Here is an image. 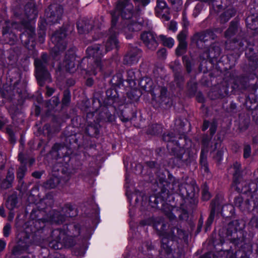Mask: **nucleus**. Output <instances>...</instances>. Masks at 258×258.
<instances>
[{"mask_svg":"<svg viewBox=\"0 0 258 258\" xmlns=\"http://www.w3.org/2000/svg\"><path fill=\"white\" fill-rule=\"evenodd\" d=\"M27 171V167L25 165H20L16 172V177L18 180L19 184H20L22 187L23 186L25 183L23 180L26 173Z\"/></svg>","mask_w":258,"mask_h":258,"instance_id":"53","label":"nucleus"},{"mask_svg":"<svg viewBox=\"0 0 258 258\" xmlns=\"http://www.w3.org/2000/svg\"><path fill=\"white\" fill-rule=\"evenodd\" d=\"M209 127L210 128L209 135L207 133L204 134L201 139V151L203 150V153H208L209 151L210 144L217 130L218 123L217 121L213 119L212 122H210L209 120L204 119L201 126L202 131L205 132Z\"/></svg>","mask_w":258,"mask_h":258,"instance_id":"21","label":"nucleus"},{"mask_svg":"<svg viewBox=\"0 0 258 258\" xmlns=\"http://www.w3.org/2000/svg\"><path fill=\"white\" fill-rule=\"evenodd\" d=\"M86 121L87 125L85 129V136L75 134L66 138V141H69L70 147H68L72 150V147L77 148L82 152L85 158L93 156L94 152L96 151V142L92 138H99L101 127L100 123L96 121L94 117Z\"/></svg>","mask_w":258,"mask_h":258,"instance_id":"6","label":"nucleus"},{"mask_svg":"<svg viewBox=\"0 0 258 258\" xmlns=\"http://www.w3.org/2000/svg\"><path fill=\"white\" fill-rule=\"evenodd\" d=\"M92 220L91 222L93 225H95V228H96L98 224L100 222V209L97 206V207L95 209H92Z\"/></svg>","mask_w":258,"mask_h":258,"instance_id":"59","label":"nucleus"},{"mask_svg":"<svg viewBox=\"0 0 258 258\" xmlns=\"http://www.w3.org/2000/svg\"><path fill=\"white\" fill-rule=\"evenodd\" d=\"M245 223L241 220H232L230 222L226 229V237L230 240L236 250L235 252L232 247L226 250L227 258H258V253L253 254L252 245L250 242H246V233L244 230ZM211 252H207L201 255L200 258H213Z\"/></svg>","mask_w":258,"mask_h":258,"instance_id":"5","label":"nucleus"},{"mask_svg":"<svg viewBox=\"0 0 258 258\" xmlns=\"http://www.w3.org/2000/svg\"><path fill=\"white\" fill-rule=\"evenodd\" d=\"M251 154V148L249 144H245L243 148V158L245 159L249 158Z\"/></svg>","mask_w":258,"mask_h":258,"instance_id":"63","label":"nucleus"},{"mask_svg":"<svg viewBox=\"0 0 258 258\" xmlns=\"http://www.w3.org/2000/svg\"><path fill=\"white\" fill-rule=\"evenodd\" d=\"M142 50L137 46L130 47L123 56V64L132 66L137 63L142 55Z\"/></svg>","mask_w":258,"mask_h":258,"instance_id":"31","label":"nucleus"},{"mask_svg":"<svg viewBox=\"0 0 258 258\" xmlns=\"http://www.w3.org/2000/svg\"><path fill=\"white\" fill-rule=\"evenodd\" d=\"M25 14L27 18L26 21H29L32 23V21L35 22L38 17V11L34 3H27L24 7Z\"/></svg>","mask_w":258,"mask_h":258,"instance_id":"33","label":"nucleus"},{"mask_svg":"<svg viewBox=\"0 0 258 258\" xmlns=\"http://www.w3.org/2000/svg\"><path fill=\"white\" fill-rule=\"evenodd\" d=\"M52 159L58 161L61 164L60 171L62 176L50 178L44 183L46 188L52 189L57 187L61 179L66 183L70 179L73 170L80 169L83 165V160L80 154L75 153L73 150L64 144L55 143L48 154Z\"/></svg>","mask_w":258,"mask_h":258,"instance_id":"4","label":"nucleus"},{"mask_svg":"<svg viewBox=\"0 0 258 258\" xmlns=\"http://www.w3.org/2000/svg\"><path fill=\"white\" fill-rule=\"evenodd\" d=\"M48 56L46 52H43L40 58H35V76L38 85L40 87L44 86L45 83L51 80V75L47 70Z\"/></svg>","mask_w":258,"mask_h":258,"instance_id":"18","label":"nucleus"},{"mask_svg":"<svg viewBox=\"0 0 258 258\" xmlns=\"http://www.w3.org/2000/svg\"><path fill=\"white\" fill-rule=\"evenodd\" d=\"M59 104H61V101L59 97V95H55L46 102V106L54 112L58 111L59 108L57 107Z\"/></svg>","mask_w":258,"mask_h":258,"instance_id":"49","label":"nucleus"},{"mask_svg":"<svg viewBox=\"0 0 258 258\" xmlns=\"http://www.w3.org/2000/svg\"><path fill=\"white\" fill-rule=\"evenodd\" d=\"M130 90L126 93V97L128 99V104H132L135 102H137L141 97L142 93L139 90L137 89V86L134 87H128Z\"/></svg>","mask_w":258,"mask_h":258,"instance_id":"37","label":"nucleus"},{"mask_svg":"<svg viewBox=\"0 0 258 258\" xmlns=\"http://www.w3.org/2000/svg\"><path fill=\"white\" fill-rule=\"evenodd\" d=\"M116 113L122 122H127L137 118V111L132 104L125 103L123 100L116 107Z\"/></svg>","mask_w":258,"mask_h":258,"instance_id":"25","label":"nucleus"},{"mask_svg":"<svg viewBox=\"0 0 258 258\" xmlns=\"http://www.w3.org/2000/svg\"><path fill=\"white\" fill-rule=\"evenodd\" d=\"M248 68L250 73L239 75L235 79L232 84H230L227 82H223L220 86L219 88L214 91H213L211 94L212 100L223 99L224 101L227 99V98L231 95H239L243 91L246 90L252 85L251 88L253 93L258 91V87H256V83L253 84L251 81L254 80H258L257 74L255 71H252L248 64Z\"/></svg>","mask_w":258,"mask_h":258,"instance_id":"7","label":"nucleus"},{"mask_svg":"<svg viewBox=\"0 0 258 258\" xmlns=\"http://www.w3.org/2000/svg\"><path fill=\"white\" fill-rule=\"evenodd\" d=\"M116 108L103 105L101 109L95 114L94 118L96 121L101 123H113L115 122Z\"/></svg>","mask_w":258,"mask_h":258,"instance_id":"26","label":"nucleus"},{"mask_svg":"<svg viewBox=\"0 0 258 258\" xmlns=\"http://www.w3.org/2000/svg\"><path fill=\"white\" fill-rule=\"evenodd\" d=\"M76 48L73 46L66 52L62 64L68 72H74L76 70V66L81 64L80 59L77 60Z\"/></svg>","mask_w":258,"mask_h":258,"instance_id":"28","label":"nucleus"},{"mask_svg":"<svg viewBox=\"0 0 258 258\" xmlns=\"http://www.w3.org/2000/svg\"><path fill=\"white\" fill-rule=\"evenodd\" d=\"M216 32L217 29L210 28L197 32L191 37V43L195 44L198 48L203 49L205 47L206 42L210 40H215L217 38Z\"/></svg>","mask_w":258,"mask_h":258,"instance_id":"24","label":"nucleus"},{"mask_svg":"<svg viewBox=\"0 0 258 258\" xmlns=\"http://www.w3.org/2000/svg\"><path fill=\"white\" fill-rule=\"evenodd\" d=\"M118 33L115 32H110L105 45L94 44L89 46L86 50L87 57H92L94 62L97 68H102V58L108 51L114 48L118 49V40L117 39Z\"/></svg>","mask_w":258,"mask_h":258,"instance_id":"13","label":"nucleus"},{"mask_svg":"<svg viewBox=\"0 0 258 258\" xmlns=\"http://www.w3.org/2000/svg\"><path fill=\"white\" fill-rule=\"evenodd\" d=\"M216 151L217 152L214 156L213 158L218 164H220L223 160L224 150L221 148Z\"/></svg>","mask_w":258,"mask_h":258,"instance_id":"62","label":"nucleus"},{"mask_svg":"<svg viewBox=\"0 0 258 258\" xmlns=\"http://www.w3.org/2000/svg\"><path fill=\"white\" fill-rule=\"evenodd\" d=\"M186 124V121L181 119H176L175 130L179 134V137L172 132L164 133L162 136L163 141L167 143L166 147L170 155L173 157V164L178 168L190 166L197 158V155L190 147H187L191 141L185 134Z\"/></svg>","mask_w":258,"mask_h":258,"instance_id":"3","label":"nucleus"},{"mask_svg":"<svg viewBox=\"0 0 258 258\" xmlns=\"http://www.w3.org/2000/svg\"><path fill=\"white\" fill-rule=\"evenodd\" d=\"M187 47L186 42L179 41L178 45L175 49V54L177 56H181L185 52Z\"/></svg>","mask_w":258,"mask_h":258,"instance_id":"60","label":"nucleus"},{"mask_svg":"<svg viewBox=\"0 0 258 258\" xmlns=\"http://www.w3.org/2000/svg\"><path fill=\"white\" fill-rule=\"evenodd\" d=\"M76 25L78 33L80 34H88L94 28V26L85 18L78 20Z\"/></svg>","mask_w":258,"mask_h":258,"instance_id":"35","label":"nucleus"},{"mask_svg":"<svg viewBox=\"0 0 258 258\" xmlns=\"http://www.w3.org/2000/svg\"><path fill=\"white\" fill-rule=\"evenodd\" d=\"M81 226L79 223L76 222L66 223L63 225L62 228H56L52 232V235L55 234L65 233L73 236H79L81 233Z\"/></svg>","mask_w":258,"mask_h":258,"instance_id":"30","label":"nucleus"},{"mask_svg":"<svg viewBox=\"0 0 258 258\" xmlns=\"http://www.w3.org/2000/svg\"><path fill=\"white\" fill-rule=\"evenodd\" d=\"M183 65L188 74L191 73L194 64L191 61V58L187 55H184L182 57Z\"/></svg>","mask_w":258,"mask_h":258,"instance_id":"57","label":"nucleus"},{"mask_svg":"<svg viewBox=\"0 0 258 258\" xmlns=\"http://www.w3.org/2000/svg\"><path fill=\"white\" fill-rule=\"evenodd\" d=\"M162 131L163 126L162 124L156 123L148 126L147 134L152 136H158L162 133Z\"/></svg>","mask_w":258,"mask_h":258,"instance_id":"47","label":"nucleus"},{"mask_svg":"<svg viewBox=\"0 0 258 258\" xmlns=\"http://www.w3.org/2000/svg\"><path fill=\"white\" fill-rule=\"evenodd\" d=\"M98 95H95L93 96L91 106L92 111H95L96 114H97L98 110L99 109L100 110L103 106V99L102 97L97 96Z\"/></svg>","mask_w":258,"mask_h":258,"instance_id":"55","label":"nucleus"},{"mask_svg":"<svg viewBox=\"0 0 258 258\" xmlns=\"http://www.w3.org/2000/svg\"><path fill=\"white\" fill-rule=\"evenodd\" d=\"M126 79L123 80V87L125 90H127V87H134L137 86V81H138L136 76L135 71L133 69H130L126 72Z\"/></svg>","mask_w":258,"mask_h":258,"instance_id":"36","label":"nucleus"},{"mask_svg":"<svg viewBox=\"0 0 258 258\" xmlns=\"http://www.w3.org/2000/svg\"><path fill=\"white\" fill-rule=\"evenodd\" d=\"M221 48L218 42L212 43L207 52V60L214 65L215 63L221 62L220 59L218 60L221 53Z\"/></svg>","mask_w":258,"mask_h":258,"instance_id":"32","label":"nucleus"},{"mask_svg":"<svg viewBox=\"0 0 258 258\" xmlns=\"http://www.w3.org/2000/svg\"><path fill=\"white\" fill-rule=\"evenodd\" d=\"M5 71L7 72L6 76L7 83L13 87V90L19 94L20 98H23L26 90L18 87L21 79V70L17 67H10L8 69L4 70V72Z\"/></svg>","mask_w":258,"mask_h":258,"instance_id":"22","label":"nucleus"},{"mask_svg":"<svg viewBox=\"0 0 258 258\" xmlns=\"http://www.w3.org/2000/svg\"><path fill=\"white\" fill-rule=\"evenodd\" d=\"M78 236H73L71 234L65 233L55 234L53 236H50L45 240L40 242H37L40 244L43 243L44 249H48L47 247L54 250H58L62 248L63 246L73 247L76 244L75 238Z\"/></svg>","mask_w":258,"mask_h":258,"instance_id":"17","label":"nucleus"},{"mask_svg":"<svg viewBox=\"0 0 258 258\" xmlns=\"http://www.w3.org/2000/svg\"><path fill=\"white\" fill-rule=\"evenodd\" d=\"M207 153H203V150L201 151L199 160L200 167L204 170V173L206 174L210 172L207 159Z\"/></svg>","mask_w":258,"mask_h":258,"instance_id":"44","label":"nucleus"},{"mask_svg":"<svg viewBox=\"0 0 258 258\" xmlns=\"http://www.w3.org/2000/svg\"><path fill=\"white\" fill-rule=\"evenodd\" d=\"M239 24V21L236 18L231 21L229 27L224 33L225 38H229L236 35L238 32Z\"/></svg>","mask_w":258,"mask_h":258,"instance_id":"40","label":"nucleus"},{"mask_svg":"<svg viewBox=\"0 0 258 258\" xmlns=\"http://www.w3.org/2000/svg\"><path fill=\"white\" fill-rule=\"evenodd\" d=\"M18 198L16 194L9 196L6 202V206L9 210H14L17 207Z\"/></svg>","mask_w":258,"mask_h":258,"instance_id":"46","label":"nucleus"},{"mask_svg":"<svg viewBox=\"0 0 258 258\" xmlns=\"http://www.w3.org/2000/svg\"><path fill=\"white\" fill-rule=\"evenodd\" d=\"M227 101L223 103L222 108L230 116H233V114L237 112V105L233 101H230L229 105H227L226 104Z\"/></svg>","mask_w":258,"mask_h":258,"instance_id":"56","label":"nucleus"},{"mask_svg":"<svg viewBox=\"0 0 258 258\" xmlns=\"http://www.w3.org/2000/svg\"><path fill=\"white\" fill-rule=\"evenodd\" d=\"M71 92L69 88L64 89L62 92V97L61 104L59 107V110L62 111L63 109L68 108L71 103Z\"/></svg>","mask_w":258,"mask_h":258,"instance_id":"41","label":"nucleus"},{"mask_svg":"<svg viewBox=\"0 0 258 258\" xmlns=\"http://www.w3.org/2000/svg\"><path fill=\"white\" fill-rule=\"evenodd\" d=\"M37 223L32 228L27 225L25 229L18 234V243L14 246L12 250L13 255L19 256L24 253H32L33 251L31 250L35 246H39L41 248L44 249L43 243L39 244L35 239H33L35 234L33 230L37 229L36 226L39 224V223Z\"/></svg>","mask_w":258,"mask_h":258,"instance_id":"12","label":"nucleus"},{"mask_svg":"<svg viewBox=\"0 0 258 258\" xmlns=\"http://www.w3.org/2000/svg\"><path fill=\"white\" fill-rule=\"evenodd\" d=\"M6 133L8 136V140L12 144H15L16 143V138L15 132L11 126H8L6 128Z\"/></svg>","mask_w":258,"mask_h":258,"instance_id":"61","label":"nucleus"},{"mask_svg":"<svg viewBox=\"0 0 258 258\" xmlns=\"http://www.w3.org/2000/svg\"><path fill=\"white\" fill-rule=\"evenodd\" d=\"M167 225L162 222L158 233L161 238V251L166 258H181L184 253L183 246L177 241L174 231H166Z\"/></svg>","mask_w":258,"mask_h":258,"instance_id":"10","label":"nucleus"},{"mask_svg":"<svg viewBox=\"0 0 258 258\" xmlns=\"http://www.w3.org/2000/svg\"><path fill=\"white\" fill-rule=\"evenodd\" d=\"M130 0H119L117 2L114 10L110 12L111 16L110 32L115 29L120 16L122 20H126L125 23L128 30L133 32L141 30L144 24L143 20L140 21L141 9L140 6H136L135 10L131 5L127 8Z\"/></svg>","mask_w":258,"mask_h":258,"instance_id":"9","label":"nucleus"},{"mask_svg":"<svg viewBox=\"0 0 258 258\" xmlns=\"http://www.w3.org/2000/svg\"><path fill=\"white\" fill-rule=\"evenodd\" d=\"M18 22H13L11 23V27L6 22V25L3 27L2 35L0 41L2 43L8 44L11 46L14 45L18 41V36L22 33L19 28L14 27L13 24ZM18 23H20L18 22Z\"/></svg>","mask_w":258,"mask_h":258,"instance_id":"23","label":"nucleus"},{"mask_svg":"<svg viewBox=\"0 0 258 258\" xmlns=\"http://www.w3.org/2000/svg\"><path fill=\"white\" fill-rule=\"evenodd\" d=\"M80 109L86 113V120L93 119L95 115L96 112L92 110L90 101L88 99L83 100L81 102Z\"/></svg>","mask_w":258,"mask_h":258,"instance_id":"39","label":"nucleus"},{"mask_svg":"<svg viewBox=\"0 0 258 258\" xmlns=\"http://www.w3.org/2000/svg\"><path fill=\"white\" fill-rule=\"evenodd\" d=\"M63 9L61 5H50L45 11L46 18H40L38 23L37 33L34 24L23 19L20 23H15L14 27L19 28L22 33L20 35L22 43L29 51L30 57L34 58L37 55L36 45L37 42L42 44L45 40L46 26L59 23L61 19Z\"/></svg>","mask_w":258,"mask_h":258,"instance_id":"2","label":"nucleus"},{"mask_svg":"<svg viewBox=\"0 0 258 258\" xmlns=\"http://www.w3.org/2000/svg\"><path fill=\"white\" fill-rule=\"evenodd\" d=\"M159 38L164 46L171 48L174 45V40L172 38L166 37V36L162 34L160 35Z\"/></svg>","mask_w":258,"mask_h":258,"instance_id":"58","label":"nucleus"},{"mask_svg":"<svg viewBox=\"0 0 258 258\" xmlns=\"http://www.w3.org/2000/svg\"><path fill=\"white\" fill-rule=\"evenodd\" d=\"M234 46L242 52L245 51V56L247 59L249 66L252 71L258 68V48L250 44L244 38H234L233 40Z\"/></svg>","mask_w":258,"mask_h":258,"instance_id":"16","label":"nucleus"},{"mask_svg":"<svg viewBox=\"0 0 258 258\" xmlns=\"http://www.w3.org/2000/svg\"><path fill=\"white\" fill-rule=\"evenodd\" d=\"M173 82L176 87L180 90H183L184 85L185 78L181 72L176 71L173 74Z\"/></svg>","mask_w":258,"mask_h":258,"instance_id":"45","label":"nucleus"},{"mask_svg":"<svg viewBox=\"0 0 258 258\" xmlns=\"http://www.w3.org/2000/svg\"><path fill=\"white\" fill-rule=\"evenodd\" d=\"M20 51L18 47L12 46L7 50L8 59L13 62L17 61Z\"/></svg>","mask_w":258,"mask_h":258,"instance_id":"48","label":"nucleus"},{"mask_svg":"<svg viewBox=\"0 0 258 258\" xmlns=\"http://www.w3.org/2000/svg\"><path fill=\"white\" fill-rule=\"evenodd\" d=\"M144 45L151 51H155L159 45L157 34L152 31H144L140 34Z\"/></svg>","mask_w":258,"mask_h":258,"instance_id":"29","label":"nucleus"},{"mask_svg":"<svg viewBox=\"0 0 258 258\" xmlns=\"http://www.w3.org/2000/svg\"><path fill=\"white\" fill-rule=\"evenodd\" d=\"M234 172L232 175V186L238 193L248 195L252 192H256L257 185L255 183H247L244 180L243 170L241 164L237 161L233 164Z\"/></svg>","mask_w":258,"mask_h":258,"instance_id":"14","label":"nucleus"},{"mask_svg":"<svg viewBox=\"0 0 258 258\" xmlns=\"http://www.w3.org/2000/svg\"><path fill=\"white\" fill-rule=\"evenodd\" d=\"M244 96V105L247 111H251L252 120L258 124V115L257 108L258 107V96L254 93L248 95L242 94Z\"/></svg>","mask_w":258,"mask_h":258,"instance_id":"27","label":"nucleus"},{"mask_svg":"<svg viewBox=\"0 0 258 258\" xmlns=\"http://www.w3.org/2000/svg\"><path fill=\"white\" fill-rule=\"evenodd\" d=\"M231 204L222 205L220 197L219 195H216L213 199L209 206L210 214L206 221L204 227L205 233L210 231L212 225L216 216L221 215L225 220L234 218L236 216L235 207L239 208L235 205Z\"/></svg>","mask_w":258,"mask_h":258,"instance_id":"11","label":"nucleus"},{"mask_svg":"<svg viewBox=\"0 0 258 258\" xmlns=\"http://www.w3.org/2000/svg\"><path fill=\"white\" fill-rule=\"evenodd\" d=\"M67 32L66 28L61 27L52 35L50 39L54 46L52 48L50 53L53 57H56L60 52L66 50L68 44Z\"/></svg>","mask_w":258,"mask_h":258,"instance_id":"19","label":"nucleus"},{"mask_svg":"<svg viewBox=\"0 0 258 258\" xmlns=\"http://www.w3.org/2000/svg\"><path fill=\"white\" fill-rule=\"evenodd\" d=\"M201 200L204 202H207L212 197V194L209 191V186L208 183L205 182L201 186Z\"/></svg>","mask_w":258,"mask_h":258,"instance_id":"52","label":"nucleus"},{"mask_svg":"<svg viewBox=\"0 0 258 258\" xmlns=\"http://www.w3.org/2000/svg\"><path fill=\"white\" fill-rule=\"evenodd\" d=\"M246 26L251 30H255L258 26V13L251 14L245 19Z\"/></svg>","mask_w":258,"mask_h":258,"instance_id":"42","label":"nucleus"},{"mask_svg":"<svg viewBox=\"0 0 258 258\" xmlns=\"http://www.w3.org/2000/svg\"><path fill=\"white\" fill-rule=\"evenodd\" d=\"M198 90V83L191 80L188 81L187 83L186 94L189 97H194Z\"/></svg>","mask_w":258,"mask_h":258,"instance_id":"54","label":"nucleus"},{"mask_svg":"<svg viewBox=\"0 0 258 258\" xmlns=\"http://www.w3.org/2000/svg\"><path fill=\"white\" fill-rule=\"evenodd\" d=\"M44 209H33L30 215L31 220L29 222L28 225L32 228L33 226H35V224L39 225L36 226L37 228L36 230H33L35 233L33 236V239L36 242L45 240L50 236H52V232L54 229H52L50 225L52 224H62L66 220L64 216L62 215L59 211L56 210H52L42 218H39L38 213H40L41 211H43Z\"/></svg>","mask_w":258,"mask_h":258,"instance_id":"8","label":"nucleus"},{"mask_svg":"<svg viewBox=\"0 0 258 258\" xmlns=\"http://www.w3.org/2000/svg\"><path fill=\"white\" fill-rule=\"evenodd\" d=\"M174 181V177L169 170L159 172L156 182L160 191L149 197V204L152 208L161 210L170 220L176 218L173 213L174 209L179 211V220H187L189 217L188 210L195 209L198 204L196 189L198 192L199 188L196 183L181 184L175 194L170 195L169 189L170 186H173Z\"/></svg>","mask_w":258,"mask_h":258,"instance_id":"1","label":"nucleus"},{"mask_svg":"<svg viewBox=\"0 0 258 258\" xmlns=\"http://www.w3.org/2000/svg\"><path fill=\"white\" fill-rule=\"evenodd\" d=\"M139 85L141 88L146 92H150L153 90V82L150 78L145 77L142 79L139 82Z\"/></svg>","mask_w":258,"mask_h":258,"instance_id":"51","label":"nucleus"},{"mask_svg":"<svg viewBox=\"0 0 258 258\" xmlns=\"http://www.w3.org/2000/svg\"><path fill=\"white\" fill-rule=\"evenodd\" d=\"M18 161L20 162L21 165H25L27 166V161L28 159V156L25 155L22 153H20L18 154Z\"/></svg>","mask_w":258,"mask_h":258,"instance_id":"64","label":"nucleus"},{"mask_svg":"<svg viewBox=\"0 0 258 258\" xmlns=\"http://www.w3.org/2000/svg\"><path fill=\"white\" fill-rule=\"evenodd\" d=\"M15 179L14 169L10 167L7 172L6 177L0 181V187L2 189H7L13 186Z\"/></svg>","mask_w":258,"mask_h":258,"instance_id":"34","label":"nucleus"},{"mask_svg":"<svg viewBox=\"0 0 258 258\" xmlns=\"http://www.w3.org/2000/svg\"><path fill=\"white\" fill-rule=\"evenodd\" d=\"M235 14L236 10L234 9H228L220 15V21L221 23L224 24L234 17Z\"/></svg>","mask_w":258,"mask_h":258,"instance_id":"50","label":"nucleus"},{"mask_svg":"<svg viewBox=\"0 0 258 258\" xmlns=\"http://www.w3.org/2000/svg\"><path fill=\"white\" fill-rule=\"evenodd\" d=\"M171 99L168 96V90L166 87H162L159 97V102L161 105H170Z\"/></svg>","mask_w":258,"mask_h":258,"instance_id":"43","label":"nucleus"},{"mask_svg":"<svg viewBox=\"0 0 258 258\" xmlns=\"http://www.w3.org/2000/svg\"><path fill=\"white\" fill-rule=\"evenodd\" d=\"M62 111L58 110V114H54L51 118L50 124L45 123L42 127V134L44 136L50 137L53 134L58 133L60 130L62 124L69 118L67 113L61 112Z\"/></svg>","mask_w":258,"mask_h":258,"instance_id":"20","label":"nucleus"},{"mask_svg":"<svg viewBox=\"0 0 258 258\" xmlns=\"http://www.w3.org/2000/svg\"><path fill=\"white\" fill-rule=\"evenodd\" d=\"M111 87L105 92V96L103 98V105L107 106L116 107L123 100L118 91V88L123 86V76L121 74L114 75L110 80Z\"/></svg>","mask_w":258,"mask_h":258,"instance_id":"15","label":"nucleus"},{"mask_svg":"<svg viewBox=\"0 0 258 258\" xmlns=\"http://www.w3.org/2000/svg\"><path fill=\"white\" fill-rule=\"evenodd\" d=\"M62 211L63 213L62 215L64 216L66 220L68 218L75 217L78 214L76 205L71 203H66L62 209Z\"/></svg>","mask_w":258,"mask_h":258,"instance_id":"38","label":"nucleus"}]
</instances>
